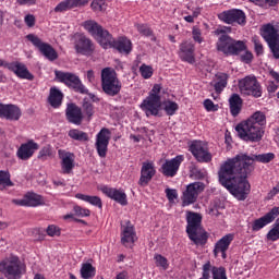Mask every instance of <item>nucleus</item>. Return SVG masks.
Returning a JSON list of instances; mask_svg holds the SVG:
<instances>
[{"label":"nucleus","instance_id":"obj_15","mask_svg":"<svg viewBox=\"0 0 279 279\" xmlns=\"http://www.w3.org/2000/svg\"><path fill=\"white\" fill-rule=\"evenodd\" d=\"M190 151L198 162H210L213 160V155L208 151V146L202 141L192 142Z\"/></svg>","mask_w":279,"mask_h":279},{"label":"nucleus","instance_id":"obj_1","mask_svg":"<svg viewBox=\"0 0 279 279\" xmlns=\"http://www.w3.org/2000/svg\"><path fill=\"white\" fill-rule=\"evenodd\" d=\"M276 158L274 153L260 155L238 154L233 158L227 159L218 170L219 183L238 199L245 202L252 191V185L247 181V175L254 171V162L267 165Z\"/></svg>","mask_w":279,"mask_h":279},{"label":"nucleus","instance_id":"obj_53","mask_svg":"<svg viewBox=\"0 0 279 279\" xmlns=\"http://www.w3.org/2000/svg\"><path fill=\"white\" fill-rule=\"evenodd\" d=\"M75 215H78V217H90V210L84 209L81 206L74 207Z\"/></svg>","mask_w":279,"mask_h":279},{"label":"nucleus","instance_id":"obj_45","mask_svg":"<svg viewBox=\"0 0 279 279\" xmlns=\"http://www.w3.org/2000/svg\"><path fill=\"white\" fill-rule=\"evenodd\" d=\"M252 3L259 5L260 8H274L278 5L279 0H250Z\"/></svg>","mask_w":279,"mask_h":279},{"label":"nucleus","instance_id":"obj_55","mask_svg":"<svg viewBox=\"0 0 279 279\" xmlns=\"http://www.w3.org/2000/svg\"><path fill=\"white\" fill-rule=\"evenodd\" d=\"M192 35L195 43H203L204 39L202 38V31L198 27H193Z\"/></svg>","mask_w":279,"mask_h":279},{"label":"nucleus","instance_id":"obj_32","mask_svg":"<svg viewBox=\"0 0 279 279\" xmlns=\"http://www.w3.org/2000/svg\"><path fill=\"white\" fill-rule=\"evenodd\" d=\"M234 241V234L228 233L222 236L216 244L214 248V254L217 256L219 252H228L230 244Z\"/></svg>","mask_w":279,"mask_h":279},{"label":"nucleus","instance_id":"obj_12","mask_svg":"<svg viewBox=\"0 0 279 279\" xmlns=\"http://www.w3.org/2000/svg\"><path fill=\"white\" fill-rule=\"evenodd\" d=\"M239 88L242 95H251L252 97L256 98L263 96V89L260 87V83H258V80H256V76H246L245 78L240 81Z\"/></svg>","mask_w":279,"mask_h":279},{"label":"nucleus","instance_id":"obj_23","mask_svg":"<svg viewBox=\"0 0 279 279\" xmlns=\"http://www.w3.org/2000/svg\"><path fill=\"white\" fill-rule=\"evenodd\" d=\"M7 69L12 71L20 80H28L29 82L34 80V76L29 73V70H27L25 63L19 61L10 62V64H7Z\"/></svg>","mask_w":279,"mask_h":279},{"label":"nucleus","instance_id":"obj_14","mask_svg":"<svg viewBox=\"0 0 279 279\" xmlns=\"http://www.w3.org/2000/svg\"><path fill=\"white\" fill-rule=\"evenodd\" d=\"M206 186L203 182H194L186 186V190L183 192L182 196V206H191L197 202L199 193H203Z\"/></svg>","mask_w":279,"mask_h":279},{"label":"nucleus","instance_id":"obj_37","mask_svg":"<svg viewBox=\"0 0 279 279\" xmlns=\"http://www.w3.org/2000/svg\"><path fill=\"white\" fill-rule=\"evenodd\" d=\"M76 199H82L83 202H87L88 204H92V206H97L98 208H101V198L99 196H90L82 193H77L75 195Z\"/></svg>","mask_w":279,"mask_h":279},{"label":"nucleus","instance_id":"obj_60","mask_svg":"<svg viewBox=\"0 0 279 279\" xmlns=\"http://www.w3.org/2000/svg\"><path fill=\"white\" fill-rule=\"evenodd\" d=\"M19 5H35L36 0H16Z\"/></svg>","mask_w":279,"mask_h":279},{"label":"nucleus","instance_id":"obj_24","mask_svg":"<svg viewBox=\"0 0 279 279\" xmlns=\"http://www.w3.org/2000/svg\"><path fill=\"white\" fill-rule=\"evenodd\" d=\"M279 215V208L274 207L269 213H267L265 216L260 217L259 219L254 220L252 225V230L254 232H258V230H263L265 226H268V223H271L276 217Z\"/></svg>","mask_w":279,"mask_h":279},{"label":"nucleus","instance_id":"obj_28","mask_svg":"<svg viewBox=\"0 0 279 279\" xmlns=\"http://www.w3.org/2000/svg\"><path fill=\"white\" fill-rule=\"evenodd\" d=\"M102 193L107 195V197H110V199H113L121 206H128V195L125 192H122L117 189L105 186L102 187Z\"/></svg>","mask_w":279,"mask_h":279},{"label":"nucleus","instance_id":"obj_33","mask_svg":"<svg viewBox=\"0 0 279 279\" xmlns=\"http://www.w3.org/2000/svg\"><path fill=\"white\" fill-rule=\"evenodd\" d=\"M229 106L232 117H239L241 108H243V99L239 94H232L229 98Z\"/></svg>","mask_w":279,"mask_h":279},{"label":"nucleus","instance_id":"obj_42","mask_svg":"<svg viewBox=\"0 0 279 279\" xmlns=\"http://www.w3.org/2000/svg\"><path fill=\"white\" fill-rule=\"evenodd\" d=\"M0 186H3V189L5 186H14V183L10 180V172L0 170Z\"/></svg>","mask_w":279,"mask_h":279},{"label":"nucleus","instance_id":"obj_40","mask_svg":"<svg viewBox=\"0 0 279 279\" xmlns=\"http://www.w3.org/2000/svg\"><path fill=\"white\" fill-rule=\"evenodd\" d=\"M83 112L87 116V120L90 121L93 119V114H95V106L88 99L83 100Z\"/></svg>","mask_w":279,"mask_h":279},{"label":"nucleus","instance_id":"obj_21","mask_svg":"<svg viewBox=\"0 0 279 279\" xmlns=\"http://www.w3.org/2000/svg\"><path fill=\"white\" fill-rule=\"evenodd\" d=\"M58 155L61 160L62 173H72L73 169H75V154L59 149Z\"/></svg>","mask_w":279,"mask_h":279},{"label":"nucleus","instance_id":"obj_46","mask_svg":"<svg viewBox=\"0 0 279 279\" xmlns=\"http://www.w3.org/2000/svg\"><path fill=\"white\" fill-rule=\"evenodd\" d=\"M49 157H51V146L46 145L39 150L38 158L40 160H47Z\"/></svg>","mask_w":279,"mask_h":279},{"label":"nucleus","instance_id":"obj_8","mask_svg":"<svg viewBox=\"0 0 279 279\" xmlns=\"http://www.w3.org/2000/svg\"><path fill=\"white\" fill-rule=\"evenodd\" d=\"M0 271L7 279H21L25 272V265L19 257H10L0 263Z\"/></svg>","mask_w":279,"mask_h":279},{"label":"nucleus","instance_id":"obj_19","mask_svg":"<svg viewBox=\"0 0 279 279\" xmlns=\"http://www.w3.org/2000/svg\"><path fill=\"white\" fill-rule=\"evenodd\" d=\"M182 160H184V157H182V155H179L171 160H166V162L161 166V173L166 175V178L175 177L178 173V169H180V165H182Z\"/></svg>","mask_w":279,"mask_h":279},{"label":"nucleus","instance_id":"obj_7","mask_svg":"<svg viewBox=\"0 0 279 279\" xmlns=\"http://www.w3.org/2000/svg\"><path fill=\"white\" fill-rule=\"evenodd\" d=\"M160 90H162V86L155 84L148 97L143 100L141 108L146 113V117H158L161 106Z\"/></svg>","mask_w":279,"mask_h":279},{"label":"nucleus","instance_id":"obj_13","mask_svg":"<svg viewBox=\"0 0 279 279\" xmlns=\"http://www.w3.org/2000/svg\"><path fill=\"white\" fill-rule=\"evenodd\" d=\"M74 49L80 56H93L95 53V44L84 34H75L73 37Z\"/></svg>","mask_w":279,"mask_h":279},{"label":"nucleus","instance_id":"obj_34","mask_svg":"<svg viewBox=\"0 0 279 279\" xmlns=\"http://www.w3.org/2000/svg\"><path fill=\"white\" fill-rule=\"evenodd\" d=\"M64 98V95L60 89L57 87H51L50 88V94L48 97V101L52 108H60L62 106V99Z\"/></svg>","mask_w":279,"mask_h":279},{"label":"nucleus","instance_id":"obj_64","mask_svg":"<svg viewBox=\"0 0 279 279\" xmlns=\"http://www.w3.org/2000/svg\"><path fill=\"white\" fill-rule=\"evenodd\" d=\"M52 183L54 184V186H66L64 180H53Z\"/></svg>","mask_w":279,"mask_h":279},{"label":"nucleus","instance_id":"obj_38","mask_svg":"<svg viewBox=\"0 0 279 279\" xmlns=\"http://www.w3.org/2000/svg\"><path fill=\"white\" fill-rule=\"evenodd\" d=\"M96 269L90 263H85L81 267V278L90 279L95 278Z\"/></svg>","mask_w":279,"mask_h":279},{"label":"nucleus","instance_id":"obj_22","mask_svg":"<svg viewBox=\"0 0 279 279\" xmlns=\"http://www.w3.org/2000/svg\"><path fill=\"white\" fill-rule=\"evenodd\" d=\"M21 108L16 105H3L0 102V117L7 121H19L21 119Z\"/></svg>","mask_w":279,"mask_h":279},{"label":"nucleus","instance_id":"obj_63","mask_svg":"<svg viewBox=\"0 0 279 279\" xmlns=\"http://www.w3.org/2000/svg\"><path fill=\"white\" fill-rule=\"evenodd\" d=\"M279 193V185L275 186L269 193V197H275V195H278Z\"/></svg>","mask_w":279,"mask_h":279},{"label":"nucleus","instance_id":"obj_58","mask_svg":"<svg viewBox=\"0 0 279 279\" xmlns=\"http://www.w3.org/2000/svg\"><path fill=\"white\" fill-rule=\"evenodd\" d=\"M24 22L27 27H34V25H36V17L33 14H28L24 17Z\"/></svg>","mask_w":279,"mask_h":279},{"label":"nucleus","instance_id":"obj_36","mask_svg":"<svg viewBox=\"0 0 279 279\" xmlns=\"http://www.w3.org/2000/svg\"><path fill=\"white\" fill-rule=\"evenodd\" d=\"M68 136H70V138L73 141H78L80 143H86L89 141L88 133L77 129H71L68 133Z\"/></svg>","mask_w":279,"mask_h":279},{"label":"nucleus","instance_id":"obj_41","mask_svg":"<svg viewBox=\"0 0 279 279\" xmlns=\"http://www.w3.org/2000/svg\"><path fill=\"white\" fill-rule=\"evenodd\" d=\"M268 241H278L279 239V218L275 221L272 228L267 233Z\"/></svg>","mask_w":279,"mask_h":279},{"label":"nucleus","instance_id":"obj_3","mask_svg":"<svg viewBox=\"0 0 279 279\" xmlns=\"http://www.w3.org/2000/svg\"><path fill=\"white\" fill-rule=\"evenodd\" d=\"M186 221V233L189 239L193 241L195 245H206V243H208V232L202 228V215L194 211H187Z\"/></svg>","mask_w":279,"mask_h":279},{"label":"nucleus","instance_id":"obj_57","mask_svg":"<svg viewBox=\"0 0 279 279\" xmlns=\"http://www.w3.org/2000/svg\"><path fill=\"white\" fill-rule=\"evenodd\" d=\"M253 43H254L256 56H263L264 48H263V44H260V40L254 39Z\"/></svg>","mask_w":279,"mask_h":279},{"label":"nucleus","instance_id":"obj_6","mask_svg":"<svg viewBox=\"0 0 279 279\" xmlns=\"http://www.w3.org/2000/svg\"><path fill=\"white\" fill-rule=\"evenodd\" d=\"M84 29L90 34V36H95L96 40L102 46L104 49H108L112 47V43L114 38L110 32H108L104 26L99 25V23L88 20L83 23Z\"/></svg>","mask_w":279,"mask_h":279},{"label":"nucleus","instance_id":"obj_59","mask_svg":"<svg viewBox=\"0 0 279 279\" xmlns=\"http://www.w3.org/2000/svg\"><path fill=\"white\" fill-rule=\"evenodd\" d=\"M267 90H268L269 95H274V93H276V90H278V84H276L272 81L268 82Z\"/></svg>","mask_w":279,"mask_h":279},{"label":"nucleus","instance_id":"obj_30","mask_svg":"<svg viewBox=\"0 0 279 279\" xmlns=\"http://www.w3.org/2000/svg\"><path fill=\"white\" fill-rule=\"evenodd\" d=\"M89 0H64L61 1L56 8L54 12L62 13L69 12V10H73L74 8H82L83 5H87Z\"/></svg>","mask_w":279,"mask_h":279},{"label":"nucleus","instance_id":"obj_16","mask_svg":"<svg viewBox=\"0 0 279 279\" xmlns=\"http://www.w3.org/2000/svg\"><path fill=\"white\" fill-rule=\"evenodd\" d=\"M108 145H110V130L104 128L96 135L95 148L100 158L108 156Z\"/></svg>","mask_w":279,"mask_h":279},{"label":"nucleus","instance_id":"obj_4","mask_svg":"<svg viewBox=\"0 0 279 279\" xmlns=\"http://www.w3.org/2000/svg\"><path fill=\"white\" fill-rule=\"evenodd\" d=\"M215 35H221L216 44V48L217 51H221L225 56H239V53L247 49L245 41L230 37V35L226 34L225 29H216Z\"/></svg>","mask_w":279,"mask_h":279},{"label":"nucleus","instance_id":"obj_20","mask_svg":"<svg viewBox=\"0 0 279 279\" xmlns=\"http://www.w3.org/2000/svg\"><path fill=\"white\" fill-rule=\"evenodd\" d=\"M154 175H156V168L154 167V163L151 162H143L142 169H141V177L137 182L138 186H142L145 189V186L149 185V182L154 179Z\"/></svg>","mask_w":279,"mask_h":279},{"label":"nucleus","instance_id":"obj_18","mask_svg":"<svg viewBox=\"0 0 279 279\" xmlns=\"http://www.w3.org/2000/svg\"><path fill=\"white\" fill-rule=\"evenodd\" d=\"M65 118L68 123H72L73 125H80L82 121H84V113L82 112V108L74 102H70L65 109Z\"/></svg>","mask_w":279,"mask_h":279},{"label":"nucleus","instance_id":"obj_48","mask_svg":"<svg viewBox=\"0 0 279 279\" xmlns=\"http://www.w3.org/2000/svg\"><path fill=\"white\" fill-rule=\"evenodd\" d=\"M137 32L143 36H154V31L145 24L137 25Z\"/></svg>","mask_w":279,"mask_h":279},{"label":"nucleus","instance_id":"obj_43","mask_svg":"<svg viewBox=\"0 0 279 279\" xmlns=\"http://www.w3.org/2000/svg\"><path fill=\"white\" fill-rule=\"evenodd\" d=\"M213 279H228L225 267H213L211 268Z\"/></svg>","mask_w":279,"mask_h":279},{"label":"nucleus","instance_id":"obj_11","mask_svg":"<svg viewBox=\"0 0 279 279\" xmlns=\"http://www.w3.org/2000/svg\"><path fill=\"white\" fill-rule=\"evenodd\" d=\"M26 38L29 40V43H32V45H34V47L38 49L41 54H44L47 60H50V62L58 60V52L50 44L44 43L40 37L34 34H28Z\"/></svg>","mask_w":279,"mask_h":279},{"label":"nucleus","instance_id":"obj_56","mask_svg":"<svg viewBox=\"0 0 279 279\" xmlns=\"http://www.w3.org/2000/svg\"><path fill=\"white\" fill-rule=\"evenodd\" d=\"M166 195H167L169 202H173L174 199H178V191L177 190L166 189Z\"/></svg>","mask_w":279,"mask_h":279},{"label":"nucleus","instance_id":"obj_44","mask_svg":"<svg viewBox=\"0 0 279 279\" xmlns=\"http://www.w3.org/2000/svg\"><path fill=\"white\" fill-rule=\"evenodd\" d=\"M140 73L144 80H149L154 75V68L144 63L140 66Z\"/></svg>","mask_w":279,"mask_h":279},{"label":"nucleus","instance_id":"obj_39","mask_svg":"<svg viewBox=\"0 0 279 279\" xmlns=\"http://www.w3.org/2000/svg\"><path fill=\"white\" fill-rule=\"evenodd\" d=\"M179 109H180V106L175 101L167 100L163 104V110L166 114H168V117H173V114H175V112H178Z\"/></svg>","mask_w":279,"mask_h":279},{"label":"nucleus","instance_id":"obj_62","mask_svg":"<svg viewBox=\"0 0 279 279\" xmlns=\"http://www.w3.org/2000/svg\"><path fill=\"white\" fill-rule=\"evenodd\" d=\"M87 80L88 82H95V72L93 70L87 71Z\"/></svg>","mask_w":279,"mask_h":279},{"label":"nucleus","instance_id":"obj_9","mask_svg":"<svg viewBox=\"0 0 279 279\" xmlns=\"http://www.w3.org/2000/svg\"><path fill=\"white\" fill-rule=\"evenodd\" d=\"M260 36L267 43L274 58L279 60V31L274 24L263 25Z\"/></svg>","mask_w":279,"mask_h":279},{"label":"nucleus","instance_id":"obj_50","mask_svg":"<svg viewBox=\"0 0 279 279\" xmlns=\"http://www.w3.org/2000/svg\"><path fill=\"white\" fill-rule=\"evenodd\" d=\"M46 232L48 236H60L61 234L59 227H57L56 225L48 226Z\"/></svg>","mask_w":279,"mask_h":279},{"label":"nucleus","instance_id":"obj_51","mask_svg":"<svg viewBox=\"0 0 279 279\" xmlns=\"http://www.w3.org/2000/svg\"><path fill=\"white\" fill-rule=\"evenodd\" d=\"M240 60L245 64H250L252 63V60H254V54L252 53V51L246 50L243 54H241Z\"/></svg>","mask_w":279,"mask_h":279},{"label":"nucleus","instance_id":"obj_49","mask_svg":"<svg viewBox=\"0 0 279 279\" xmlns=\"http://www.w3.org/2000/svg\"><path fill=\"white\" fill-rule=\"evenodd\" d=\"M204 107L207 112H217V110H219V105H215L210 99L204 101Z\"/></svg>","mask_w":279,"mask_h":279},{"label":"nucleus","instance_id":"obj_17","mask_svg":"<svg viewBox=\"0 0 279 279\" xmlns=\"http://www.w3.org/2000/svg\"><path fill=\"white\" fill-rule=\"evenodd\" d=\"M219 19L228 25H232V23H238V25H245L246 23L245 12L240 9L225 11L219 15Z\"/></svg>","mask_w":279,"mask_h":279},{"label":"nucleus","instance_id":"obj_2","mask_svg":"<svg viewBox=\"0 0 279 279\" xmlns=\"http://www.w3.org/2000/svg\"><path fill=\"white\" fill-rule=\"evenodd\" d=\"M267 117L262 111H256L244 122L235 126L239 138L246 143H260L265 136Z\"/></svg>","mask_w":279,"mask_h":279},{"label":"nucleus","instance_id":"obj_54","mask_svg":"<svg viewBox=\"0 0 279 279\" xmlns=\"http://www.w3.org/2000/svg\"><path fill=\"white\" fill-rule=\"evenodd\" d=\"M90 8L94 12H101V10H104V0H94Z\"/></svg>","mask_w":279,"mask_h":279},{"label":"nucleus","instance_id":"obj_26","mask_svg":"<svg viewBox=\"0 0 279 279\" xmlns=\"http://www.w3.org/2000/svg\"><path fill=\"white\" fill-rule=\"evenodd\" d=\"M179 56L183 62L194 64L195 62V45L193 43L184 41L180 45Z\"/></svg>","mask_w":279,"mask_h":279},{"label":"nucleus","instance_id":"obj_5","mask_svg":"<svg viewBox=\"0 0 279 279\" xmlns=\"http://www.w3.org/2000/svg\"><path fill=\"white\" fill-rule=\"evenodd\" d=\"M101 88L107 97H117V95L121 93L123 85L112 68H105L101 70Z\"/></svg>","mask_w":279,"mask_h":279},{"label":"nucleus","instance_id":"obj_52","mask_svg":"<svg viewBox=\"0 0 279 279\" xmlns=\"http://www.w3.org/2000/svg\"><path fill=\"white\" fill-rule=\"evenodd\" d=\"M213 268V265H210V262H207L203 265V277L199 279H210V269Z\"/></svg>","mask_w":279,"mask_h":279},{"label":"nucleus","instance_id":"obj_35","mask_svg":"<svg viewBox=\"0 0 279 279\" xmlns=\"http://www.w3.org/2000/svg\"><path fill=\"white\" fill-rule=\"evenodd\" d=\"M228 74L223 72H218L216 74L217 82L214 84L216 93H221L226 86H228Z\"/></svg>","mask_w":279,"mask_h":279},{"label":"nucleus","instance_id":"obj_47","mask_svg":"<svg viewBox=\"0 0 279 279\" xmlns=\"http://www.w3.org/2000/svg\"><path fill=\"white\" fill-rule=\"evenodd\" d=\"M155 260H156L157 267H162V269L169 268V263L165 256L157 254L155 255Z\"/></svg>","mask_w":279,"mask_h":279},{"label":"nucleus","instance_id":"obj_61","mask_svg":"<svg viewBox=\"0 0 279 279\" xmlns=\"http://www.w3.org/2000/svg\"><path fill=\"white\" fill-rule=\"evenodd\" d=\"M269 75L272 77V80H275L277 82V84L279 83V73L278 72L270 70Z\"/></svg>","mask_w":279,"mask_h":279},{"label":"nucleus","instance_id":"obj_27","mask_svg":"<svg viewBox=\"0 0 279 279\" xmlns=\"http://www.w3.org/2000/svg\"><path fill=\"white\" fill-rule=\"evenodd\" d=\"M38 143L34 141H28L20 146L17 149V158L20 160H29L34 156V151H37Z\"/></svg>","mask_w":279,"mask_h":279},{"label":"nucleus","instance_id":"obj_31","mask_svg":"<svg viewBox=\"0 0 279 279\" xmlns=\"http://www.w3.org/2000/svg\"><path fill=\"white\" fill-rule=\"evenodd\" d=\"M111 48L117 49L119 53H125L128 56L132 51V41L126 37H120L118 40L113 39Z\"/></svg>","mask_w":279,"mask_h":279},{"label":"nucleus","instance_id":"obj_29","mask_svg":"<svg viewBox=\"0 0 279 279\" xmlns=\"http://www.w3.org/2000/svg\"><path fill=\"white\" fill-rule=\"evenodd\" d=\"M136 241V231H134V225L129 220L126 226L122 227L121 243L128 247V243H134Z\"/></svg>","mask_w":279,"mask_h":279},{"label":"nucleus","instance_id":"obj_25","mask_svg":"<svg viewBox=\"0 0 279 279\" xmlns=\"http://www.w3.org/2000/svg\"><path fill=\"white\" fill-rule=\"evenodd\" d=\"M13 204L16 206L36 207L44 206L45 199L36 193H27L22 199H13Z\"/></svg>","mask_w":279,"mask_h":279},{"label":"nucleus","instance_id":"obj_10","mask_svg":"<svg viewBox=\"0 0 279 279\" xmlns=\"http://www.w3.org/2000/svg\"><path fill=\"white\" fill-rule=\"evenodd\" d=\"M54 75L61 84H65L69 88H72L75 93H80L81 95H88V89L84 84H82V81L80 80V76L71 73V72H62V71H56Z\"/></svg>","mask_w":279,"mask_h":279}]
</instances>
